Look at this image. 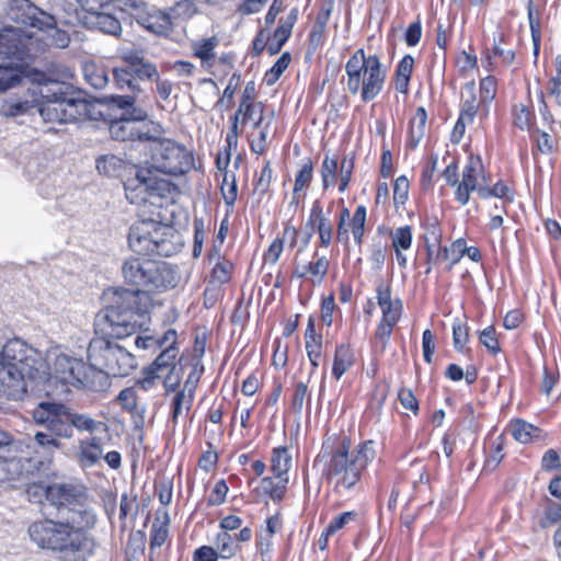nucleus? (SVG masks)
I'll use <instances>...</instances> for the list:
<instances>
[{
    "label": "nucleus",
    "instance_id": "052dcab7",
    "mask_svg": "<svg viewBox=\"0 0 561 561\" xmlns=\"http://www.w3.org/2000/svg\"><path fill=\"white\" fill-rule=\"evenodd\" d=\"M161 378L162 375L159 374L158 370H156L149 365L142 369L141 376L137 380V386H139L145 391H149L157 385V381Z\"/></svg>",
    "mask_w": 561,
    "mask_h": 561
},
{
    "label": "nucleus",
    "instance_id": "4c0bfd02",
    "mask_svg": "<svg viewBox=\"0 0 561 561\" xmlns=\"http://www.w3.org/2000/svg\"><path fill=\"white\" fill-rule=\"evenodd\" d=\"M271 467L277 479H288L286 474L291 467V456L286 447L274 448Z\"/></svg>",
    "mask_w": 561,
    "mask_h": 561
},
{
    "label": "nucleus",
    "instance_id": "5fc2aeb1",
    "mask_svg": "<svg viewBox=\"0 0 561 561\" xmlns=\"http://www.w3.org/2000/svg\"><path fill=\"white\" fill-rule=\"evenodd\" d=\"M312 211L318 213L317 219H318L319 239H320L321 244L327 248L331 244V241H332V236H333L332 225L329 219L323 217L320 208H313Z\"/></svg>",
    "mask_w": 561,
    "mask_h": 561
},
{
    "label": "nucleus",
    "instance_id": "c756f323",
    "mask_svg": "<svg viewBox=\"0 0 561 561\" xmlns=\"http://www.w3.org/2000/svg\"><path fill=\"white\" fill-rule=\"evenodd\" d=\"M50 10V16L56 18L58 23L73 25L82 22L79 9H76L69 0H51Z\"/></svg>",
    "mask_w": 561,
    "mask_h": 561
},
{
    "label": "nucleus",
    "instance_id": "412c9836",
    "mask_svg": "<svg viewBox=\"0 0 561 561\" xmlns=\"http://www.w3.org/2000/svg\"><path fill=\"white\" fill-rule=\"evenodd\" d=\"M103 451V438L91 435L78 440L73 451V460L81 469H90L100 465Z\"/></svg>",
    "mask_w": 561,
    "mask_h": 561
},
{
    "label": "nucleus",
    "instance_id": "9d476101",
    "mask_svg": "<svg viewBox=\"0 0 561 561\" xmlns=\"http://www.w3.org/2000/svg\"><path fill=\"white\" fill-rule=\"evenodd\" d=\"M25 38H22L19 31L13 28H0V92L12 88L23 75L22 64L27 54Z\"/></svg>",
    "mask_w": 561,
    "mask_h": 561
},
{
    "label": "nucleus",
    "instance_id": "f257e3e1",
    "mask_svg": "<svg viewBox=\"0 0 561 561\" xmlns=\"http://www.w3.org/2000/svg\"><path fill=\"white\" fill-rule=\"evenodd\" d=\"M124 282L131 289L119 288L112 291V304L100 318L102 330L115 337L134 334L146 322V314L153 307L154 295L175 288L180 275L167 262L129 256L122 263Z\"/></svg>",
    "mask_w": 561,
    "mask_h": 561
},
{
    "label": "nucleus",
    "instance_id": "2f4dec72",
    "mask_svg": "<svg viewBox=\"0 0 561 561\" xmlns=\"http://www.w3.org/2000/svg\"><path fill=\"white\" fill-rule=\"evenodd\" d=\"M178 333L173 329L167 330L162 335L137 336L135 344L138 348L158 350L164 348L168 344L176 343Z\"/></svg>",
    "mask_w": 561,
    "mask_h": 561
},
{
    "label": "nucleus",
    "instance_id": "7ed1b4c3",
    "mask_svg": "<svg viewBox=\"0 0 561 561\" xmlns=\"http://www.w3.org/2000/svg\"><path fill=\"white\" fill-rule=\"evenodd\" d=\"M55 87L51 90L45 85L34 92L41 96V100H36V107L45 122L65 124L102 116L101 103L64 98L61 88Z\"/></svg>",
    "mask_w": 561,
    "mask_h": 561
},
{
    "label": "nucleus",
    "instance_id": "09e8293b",
    "mask_svg": "<svg viewBox=\"0 0 561 561\" xmlns=\"http://www.w3.org/2000/svg\"><path fill=\"white\" fill-rule=\"evenodd\" d=\"M114 82L119 90L128 89L134 93H140L141 88L134 80L133 72L124 68L113 70Z\"/></svg>",
    "mask_w": 561,
    "mask_h": 561
},
{
    "label": "nucleus",
    "instance_id": "f03ea898",
    "mask_svg": "<svg viewBox=\"0 0 561 561\" xmlns=\"http://www.w3.org/2000/svg\"><path fill=\"white\" fill-rule=\"evenodd\" d=\"M46 363L41 353L21 339L9 340L0 351V383L25 392L26 382L45 379Z\"/></svg>",
    "mask_w": 561,
    "mask_h": 561
},
{
    "label": "nucleus",
    "instance_id": "393cba45",
    "mask_svg": "<svg viewBox=\"0 0 561 561\" xmlns=\"http://www.w3.org/2000/svg\"><path fill=\"white\" fill-rule=\"evenodd\" d=\"M432 238L434 242L438 243L439 233L437 228L433 226ZM426 250H427V260L428 262L436 263L439 259L446 260L450 262V267L459 262V260L465 255V240L457 239L450 248H440L437 247V252L435 253V243H430L428 238L425 239Z\"/></svg>",
    "mask_w": 561,
    "mask_h": 561
},
{
    "label": "nucleus",
    "instance_id": "c03bdc74",
    "mask_svg": "<svg viewBox=\"0 0 561 561\" xmlns=\"http://www.w3.org/2000/svg\"><path fill=\"white\" fill-rule=\"evenodd\" d=\"M209 260H216L215 266L213 267L211 277L213 280L225 284L230 280L233 265L230 261L221 259L218 253L209 255Z\"/></svg>",
    "mask_w": 561,
    "mask_h": 561
},
{
    "label": "nucleus",
    "instance_id": "0e129e2a",
    "mask_svg": "<svg viewBox=\"0 0 561 561\" xmlns=\"http://www.w3.org/2000/svg\"><path fill=\"white\" fill-rule=\"evenodd\" d=\"M116 401L128 412H134L137 408V396L133 388H125L119 391Z\"/></svg>",
    "mask_w": 561,
    "mask_h": 561
},
{
    "label": "nucleus",
    "instance_id": "4d7b16f0",
    "mask_svg": "<svg viewBox=\"0 0 561 561\" xmlns=\"http://www.w3.org/2000/svg\"><path fill=\"white\" fill-rule=\"evenodd\" d=\"M357 517L356 512L350 511L340 514L334 517L331 523L325 527L327 535H335L337 531L343 529L347 524L354 522Z\"/></svg>",
    "mask_w": 561,
    "mask_h": 561
},
{
    "label": "nucleus",
    "instance_id": "c9c22d12",
    "mask_svg": "<svg viewBox=\"0 0 561 561\" xmlns=\"http://www.w3.org/2000/svg\"><path fill=\"white\" fill-rule=\"evenodd\" d=\"M510 431L512 436L522 444H529L540 438L541 431L533 424L523 420L511 422Z\"/></svg>",
    "mask_w": 561,
    "mask_h": 561
},
{
    "label": "nucleus",
    "instance_id": "e2e57ef3",
    "mask_svg": "<svg viewBox=\"0 0 561 561\" xmlns=\"http://www.w3.org/2000/svg\"><path fill=\"white\" fill-rule=\"evenodd\" d=\"M496 94V82L491 76L483 78L480 81V102L482 104L490 103Z\"/></svg>",
    "mask_w": 561,
    "mask_h": 561
},
{
    "label": "nucleus",
    "instance_id": "338daca9",
    "mask_svg": "<svg viewBox=\"0 0 561 561\" xmlns=\"http://www.w3.org/2000/svg\"><path fill=\"white\" fill-rule=\"evenodd\" d=\"M272 169L266 164L260 172V175L254 184V193L263 196L270 188L272 181Z\"/></svg>",
    "mask_w": 561,
    "mask_h": 561
},
{
    "label": "nucleus",
    "instance_id": "7c9ffc66",
    "mask_svg": "<svg viewBox=\"0 0 561 561\" xmlns=\"http://www.w3.org/2000/svg\"><path fill=\"white\" fill-rule=\"evenodd\" d=\"M354 352L351 346L346 344L339 345L333 358V377L339 380L354 365Z\"/></svg>",
    "mask_w": 561,
    "mask_h": 561
},
{
    "label": "nucleus",
    "instance_id": "4468645a",
    "mask_svg": "<svg viewBox=\"0 0 561 561\" xmlns=\"http://www.w3.org/2000/svg\"><path fill=\"white\" fill-rule=\"evenodd\" d=\"M46 360L47 377L37 382L54 380L65 386L76 387V383L80 381L79 376L84 369L82 359L53 350L48 352Z\"/></svg>",
    "mask_w": 561,
    "mask_h": 561
},
{
    "label": "nucleus",
    "instance_id": "680f3d73",
    "mask_svg": "<svg viewBox=\"0 0 561 561\" xmlns=\"http://www.w3.org/2000/svg\"><path fill=\"white\" fill-rule=\"evenodd\" d=\"M503 458V442L501 437H497L491 445L490 453L485 460V468L488 470H494Z\"/></svg>",
    "mask_w": 561,
    "mask_h": 561
},
{
    "label": "nucleus",
    "instance_id": "5701e85b",
    "mask_svg": "<svg viewBox=\"0 0 561 561\" xmlns=\"http://www.w3.org/2000/svg\"><path fill=\"white\" fill-rule=\"evenodd\" d=\"M46 11L35 7L30 0H9L5 14L13 22L35 27Z\"/></svg>",
    "mask_w": 561,
    "mask_h": 561
},
{
    "label": "nucleus",
    "instance_id": "423d86ee",
    "mask_svg": "<svg viewBox=\"0 0 561 561\" xmlns=\"http://www.w3.org/2000/svg\"><path fill=\"white\" fill-rule=\"evenodd\" d=\"M346 87L352 94L360 93L364 102L374 100L385 84L387 71L377 55L366 56L357 49L345 65Z\"/></svg>",
    "mask_w": 561,
    "mask_h": 561
},
{
    "label": "nucleus",
    "instance_id": "f704fd0d",
    "mask_svg": "<svg viewBox=\"0 0 561 561\" xmlns=\"http://www.w3.org/2000/svg\"><path fill=\"white\" fill-rule=\"evenodd\" d=\"M427 113L424 107H419L410 121L408 145L414 149L425 135Z\"/></svg>",
    "mask_w": 561,
    "mask_h": 561
},
{
    "label": "nucleus",
    "instance_id": "b1692460",
    "mask_svg": "<svg viewBox=\"0 0 561 561\" xmlns=\"http://www.w3.org/2000/svg\"><path fill=\"white\" fill-rule=\"evenodd\" d=\"M34 471L37 470L26 454L22 456L0 457V483H12Z\"/></svg>",
    "mask_w": 561,
    "mask_h": 561
},
{
    "label": "nucleus",
    "instance_id": "e433bc0d",
    "mask_svg": "<svg viewBox=\"0 0 561 561\" xmlns=\"http://www.w3.org/2000/svg\"><path fill=\"white\" fill-rule=\"evenodd\" d=\"M84 24L96 27L103 33L113 36H118L122 32L121 22L112 14L105 13L103 11L96 14L90 21H84Z\"/></svg>",
    "mask_w": 561,
    "mask_h": 561
},
{
    "label": "nucleus",
    "instance_id": "a878e982",
    "mask_svg": "<svg viewBox=\"0 0 561 561\" xmlns=\"http://www.w3.org/2000/svg\"><path fill=\"white\" fill-rule=\"evenodd\" d=\"M79 500H83V496L72 485L57 483L48 485L47 501L59 510L60 515Z\"/></svg>",
    "mask_w": 561,
    "mask_h": 561
},
{
    "label": "nucleus",
    "instance_id": "a19ab883",
    "mask_svg": "<svg viewBox=\"0 0 561 561\" xmlns=\"http://www.w3.org/2000/svg\"><path fill=\"white\" fill-rule=\"evenodd\" d=\"M176 343L168 344L162 352L158 355L154 362L150 365L152 368L163 375L164 371L176 368L175 358L178 355Z\"/></svg>",
    "mask_w": 561,
    "mask_h": 561
},
{
    "label": "nucleus",
    "instance_id": "603ef678",
    "mask_svg": "<svg viewBox=\"0 0 561 561\" xmlns=\"http://www.w3.org/2000/svg\"><path fill=\"white\" fill-rule=\"evenodd\" d=\"M290 62L289 53H284L273 65V67L265 73L264 81L267 85H273L287 69Z\"/></svg>",
    "mask_w": 561,
    "mask_h": 561
},
{
    "label": "nucleus",
    "instance_id": "a211bd4d",
    "mask_svg": "<svg viewBox=\"0 0 561 561\" xmlns=\"http://www.w3.org/2000/svg\"><path fill=\"white\" fill-rule=\"evenodd\" d=\"M58 438L48 431L35 432L33 446H27V449H32V451H26L25 454L36 470L47 468L53 462L55 451L62 446Z\"/></svg>",
    "mask_w": 561,
    "mask_h": 561
},
{
    "label": "nucleus",
    "instance_id": "13d9d810",
    "mask_svg": "<svg viewBox=\"0 0 561 561\" xmlns=\"http://www.w3.org/2000/svg\"><path fill=\"white\" fill-rule=\"evenodd\" d=\"M337 170V162L335 159L325 156L322 162L321 175L323 187L328 188L335 182V174Z\"/></svg>",
    "mask_w": 561,
    "mask_h": 561
},
{
    "label": "nucleus",
    "instance_id": "864d4df0",
    "mask_svg": "<svg viewBox=\"0 0 561 561\" xmlns=\"http://www.w3.org/2000/svg\"><path fill=\"white\" fill-rule=\"evenodd\" d=\"M254 129L256 131H254L251 135V139H250L251 150L256 154H263L266 150L268 123L265 124L263 122L261 128H254Z\"/></svg>",
    "mask_w": 561,
    "mask_h": 561
},
{
    "label": "nucleus",
    "instance_id": "cd10ccee",
    "mask_svg": "<svg viewBox=\"0 0 561 561\" xmlns=\"http://www.w3.org/2000/svg\"><path fill=\"white\" fill-rule=\"evenodd\" d=\"M412 229L410 226L396 228L390 233L391 245L396 252V259L401 267H407L408 259L403 254L412 245Z\"/></svg>",
    "mask_w": 561,
    "mask_h": 561
},
{
    "label": "nucleus",
    "instance_id": "0eeeda50",
    "mask_svg": "<svg viewBox=\"0 0 561 561\" xmlns=\"http://www.w3.org/2000/svg\"><path fill=\"white\" fill-rule=\"evenodd\" d=\"M373 440L358 445L355 451L350 454V442L343 439L332 454L328 465V477L336 486L350 489L354 486L367 465L373 461L376 450Z\"/></svg>",
    "mask_w": 561,
    "mask_h": 561
},
{
    "label": "nucleus",
    "instance_id": "6ab92c4d",
    "mask_svg": "<svg viewBox=\"0 0 561 561\" xmlns=\"http://www.w3.org/2000/svg\"><path fill=\"white\" fill-rule=\"evenodd\" d=\"M367 210L364 205H358L351 217L350 210L343 208L340 214V220L337 224V240L344 244L350 241V230L353 234L354 241L360 244L365 233Z\"/></svg>",
    "mask_w": 561,
    "mask_h": 561
},
{
    "label": "nucleus",
    "instance_id": "1a4fd4ad",
    "mask_svg": "<svg viewBox=\"0 0 561 561\" xmlns=\"http://www.w3.org/2000/svg\"><path fill=\"white\" fill-rule=\"evenodd\" d=\"M163 130L160 126L159 138L150 139L152 142L148 170L152 174L162 173L169 176H180L194 167L192 152L183 145L173 139L162 137Z\"/></svg>",
    "mask_w": 561,
    "mask_h": 561
},
{
    "label": "nucleus",
    "instance_id": "bb28decb",
    "mask_svg": "<svg viewBox=\"0 0 561 561\" xmlns=\"http://www.w3.org/2000/svg\"><path fill=\"white\" fill-rule=\"evenodd\" d=\"M80 381L76 383L75 388L85 389L90 391H105L110 386V376L102 367L89 366L84 363L83 373L79 376Z\"/></svg>",
    "mask_w": 561,
    "mask_h": 561
},
{
    "label": "nucleus",
    "instance_id": "9b49d317",
    "mask_svg": "<svg viewBox=\"0 0 561 561\" xmlns=\"http://www.w3.org/2000/svg\"><path fill=\"white\" fill-rule=\"evenodd\" d=\"M28 535L41 548L77 551L81 547L76 533H71L61 518L57 522L45 519L33 523L28 528Z\"/></svg>",
    "mask_w": 561,
    "mask_h": 561
},
{
    "label": "nucleus",
    "instance_id": "79ce46f5",
    "mask_svg": "<svg viewBox=\"0 0 561 561\" xmlns=\"http://www.w3.org/2000/svg\"><path fill=\"white\" fill-rule=\"evenodd\" d=\"M193 388L186 390H179L172 400V421L176 422L180 416L187 413L193 403Z\"/></svg>",
    "mask_w": 561,
    "mask_h": 561
},
{
    "label": "nucleus",
    "instance_id": "c85d7f7f",
    "mask_svg": "<svg viewBox=\"0 0 561 561\" xmlns=\"http://www.w3.org/2000/svg\"><path fill=\"white\" fill-rule=\"evenodd\" d=\"M219 45L217 36L203 37L191 43V50L194 57L201 60L205 68H210L216 56V48Z\"/></svg>",
    "mask_w": 561,
    "mask_h": 561
},
{
    "label": "nucleus",
    "instance_id": "4be33fe9",
    "mask_svg": "<svg viewBox=\"0 0 561 561\" xmlns=\"http://www.w3.org/2000/svg\"><path fill=\"white\" fill-rule=\"evenodd\" d=\"M135 18L138 24L157 35L168 34L173 27L172 14L154 7L145 5L137 11Z\"/></svg>",
    "mask_w": 561,
    "mask_h": 561
},
{
    "label": "nucleus",
    "instance_id": "37998d69",
    "mask_svg": "<svg viewBox=\"0 0 561 561\" xmlns=\"http://www.w3.org/2000/svg\"><path fill=\"white\" fill-rule=\"evenodd\" d=\"M106 428V424L101 421H96L85 413H76L71 411V430H78L79 432L94 433L99 428Z\"/></svg>",
    "mask_w": 561,
    "mask_h": 561
},
{
    "label": "nucleus",
    "instance_id": "20e7f679",
    "mask_svg": "<svg viewBox=\"0 0 561 561\" xmlns=\"http://www.w3.org/2000/svg\"><path fill=\"white\" fill-rule=\"evenodd\" d=\"M104 102L112 107L122 110V115L110 123L111 136L121 141L127 140H150L159 138L160 124L144 122L148 117V113L135 106V95H108L104 98Z\"/></svg>",
    "mask_w": 561,
    "mask_h": 561
},
{
    "label": "nucleus",
    "instance_id": "aec40b11",
    "mask_svg": "<svg viewBox=\"0 0 561 561\" xmlns=\"http://www.w3.org/2000/svg\"><path fill=\"white\" fill-rule=\"evenodd\" d=\"M71 533H76L80 545H82L85 531L92 529L96 524V514L88 507L82 500H79L71 507L60 515Z\"/></svg>",
    "mask_w": 561,
    "mask_h": 561
},
{
    "label": "nucleus",
    "instance_id": "f8f14e48",
    "mask_svg": "<svg viewBox=\"0 0 561 561\" xmlns=\"http://www.w3.org/2000/svg\"><path fill=\"white\" fill-rule=\"evenodd\" d=\"M125 193L131 204H141L151 197H173L178 193V186L169 180L159 179L147 168H141L135 178L126 181Z\"/></svg>",
    "mask_w": 561,
    "mask_h": 561
},
{
    "label": "nucleus",
    "instance_id": "72a5a7b5",
    "mask_svg": "<svg viewBox=\"0 0 561 561\" xmlns=\"http://www.w3.org/2000/svg\"><path fill=\"white\" fill-rule=\"evenodd\" d=\"M236 114L240 117L241 124L253 122L254 128H261L264 122V105L262 102L240 103Z\"/></svg>",
    "mask_w": 561,
    "mask_h": 561
},
{
    "label": "nucleus",
    "instance_id": "dca6fc26",
    "mask_svg": "<svg viewBox=\"0 0 561 561\" xmlns=\"http://www.w3.org/2000/svg\"><path fill=\"white\" fill-rule=\"evenodd\" d=\"M58 22H56V18L50 16L48 12L43 15L42 20L39 21L36 28L38 30L39 34L34 38L33 36L25 35L20 28L13 27V30H16L20 32L22 38H25L24 42L27 46V54L23 57V59L26 56L31 55L32 46L35 42L42 43L43 47L45 48H66L69 45L70 37L68 33L57 26ZM9 28H12L10 26Z\"/></svg>",
    "mask_w": 561,
    "mask_h": 561
},
{
    "label": "nucleus",
    "instance_id": "6e6d98bb",
    "mask_svg": "<svg viewBox=\"0 0 561 561\" xmlns=\"http://www.w3.org/2000/svg\"><path fill=\"white\" fill-rule=\"evenodd\" d=\"M221 194L227 205H233L237 199V183L233 173L227 171L224 173Z\"/></svg>",
    "mask_w": 561,
    "mask_h": 561
},
{
    "label": "nucleus",
    "instance_id": "bf43d9fd",
    "mask_svg": "<svg viewBox=\"0 0 561 561\" xmlns=\"http://www.w3.org/2000/svg\"><path fill=\"white\" fill-rule=\"evenodd\" d=\"M505 42V35L503 32H499L493 37V54L500 58H502L503 62L510 65L514 61L515 54L512 49H505L501 46L502 43Z\"/></svg>",
    "mask_w": 561,
    "mask_h": 561
},
{
    "label": "nucleus",
    "instance_id": "69168bd1",
    "mask_svg": "<svg viewBox=\"0 0 561 561\" xmlns=\"http://www.w3.org/2000/svg\"><path fill=\"white\" fill-rule=\"evenodd\" d=\"M479 339L481 344L484 345L491 353L497 354L501 351L493 327H489L481 331Z\"/></svg>",
    "mask_w": 561,
    "mask_h": 561
},
{
    "label": "nucleus",
    "instance_id": "3c124183",
    "mask_svg": "<svg viewBox=\"0 0 561 561\" xmlns=\"http://www.w3.org/2000/svg\"><path fill=\"white\" fill-rule=\"evenodd\" d=\"M32 107H36V101L11 99L3 104V112L8 116H18L27 113Z\"/></svg>",
    "mask_w": 561,
    "mask_h": 561
},
{
    "label": "nucleus",
    "instance_id": "ea45409f",
    "mask_svg": "<svg viewBox=\"0 0 561 561\" xmlns=\"http://www.w3.org/2000/svg\"><path fill=\"white\" fill-rule=\"evenodd\" d=\"M83 75L85 80L95 89H102L108 82L106 69L94 61H87L83 65Z\"/></svg>",
    "mask_w": 561,
    "mask_h": 561
},
{
    "label": "nucleus",
    "instance_id": "a18cd8bd",
    "mask_svg": "<svg viewBox=\"0 0 561 561\" xmlns=\"http://www.w3.org/2000/svg\"><path fill=\"white\" fill-rule=\"evenodd\" d=\"M215 549L222 559H229L237 553L239 545L234 538L227 531H220L215 540Z\"/></svg>",
    "mask_w": 561,
    "mask_h": 561
},
{
    "label": "nucleus",
    "instance_id": "39448f33",
    "mask_svg": "<svg viewBox=\"0 0 561 561\" xmlns=\"http://www.w3.org/2000/svg\"><path fill=\"white\" fill-rule=\"evenodd\" d=\"M131 251L142 255L171 256L182 248L180 236L169 226L148 219L135 222L128 233Z\"/></svg>",
    "mask_w": 561,
    "mask_h": 561
},
{
    "label": "nucleus",
    "instance_id": "2eb2a0df",
    "mask_svg": "<svg viewBox=\"0 0 561 561\" xmlns=\"http://www.w3.org/2000/svg\"><path fill=\"white\" fill-rule=\"evenodd\" d=\"M378 306L382 317L376 330V339L381 344V350L387 347L393 327L398 323L402 313V304L399 299L391 298L389 286L380 284L377 287Z\"/></svg>",
    "mask_w": 561,
    "mask_h": 561
},
{
    "label": "nucleus",
    "instance_id": "f3484780",
    "mask_svg": "<svg viewBox=\"0 0 561 561\" xmlns=\"http://www.w3.org/2000/svg\"><path fill=\"white\" fill-rule=\"evenodd\" d=\"M484 165L479 156H470L461 173L455 197L461 204L466 205L470 199V193L477 192L481 197V190L486 184Z\"/></svg>",
    "mask_w": 561,
    "mask_h": 561
},
{
    "label": "nucleus",
    "instance_id": "58836bf2",
    "mask_svg": "<svg viewBox=\"0 0 561 561\" xmlns=\"http://www.w3.org/2000/svg\"><path fill=\"white\" fill-rule=\"evenodd\" d=\"M313 175V164L310 159L304 161L300 170L298 171L295 184H294V196L291 199V204L298 203V197L301 192H305L312 181Z\"/></svg>",
    "mask_w": 561,
    "mask_h": 561
},
{
    "label": "nucleus",
    "instance_id": "774afa93",
    "mask_svg": "<svg viewBox=\"0 0 561 561\" xmlns=\"http://www.w3.org/2000/svg\"><path fill=\"white\" fill-rule=\"evenodd\" d=\"M561 520V504L559 503H551L547 507L545 512V516L540 520V525L543 528H547L553 524H557Z\"/></svg>",
    "mask_w": 561,
    "mask_h": 561
},
{
    "label": "nucleus",
    "instance_id": "6e6552de",
    "mask_svg": "<svg viewBox=\"0 0 561 561\" xmlns=\"http://www.w3.org/2000/svg\"><path fill=\"white\" fill-rule=\"evenodd\" d=\"M104 312L100 313L96 318V332H101L103 336H96L90 341L88 347V359L96 367H102L108 376L125 377L128 376L136 367L137 362L135 356L125 347L121 346L111 339H116L106 334L100 325V318Z\"/></svg>",
    "mask_w": 561,
    "mask_h": 561
},
{
    "label": "nucleus",
    "instance_id": "8fccbe9b",
    "mask_svg": "<svg viewBox=\"0 0 561 561\" xmlns=\"http://www.w3.org/2000/svg\"><path fill=\"white\" fill-rule=\"evenodd\" d=\"M76 2L79 7L80 14H83L81 18L82 23L84 24V21H90L96 14L102 12L107 0H76Z\"/></svg>",
    "mask_w": 561,
    "mask_h": 561
},
{
    "label": "nucleus",
    "instance_id": "ddd939ff",
    "mask_svg": "<svg viewBox=\"0 0 561 561\" xmlns=\"http://www.w3.org/2000/svg\"><path fill=\"white\" fill-rule=\"evenodd\" d=\"M33 417L36 424L59 438L70 439L73 436L71 410L65 404L42 402L34 409Z\"/></svg>",
    "mask_w": 561,
    "mask_h": 561
},
{
    "label": "nucleus",
    "instance_id": "49530a36",
    "mask_svg": "<svg viewBox=\"0 0 561 561\" xmlns=\"http://www.w3.org/2000/svg\"><path fill=\"white\" fill-rule=\"evenodd\" d=\"M287 482L288 479H278L277 482H274L272 478L266 477L260 481L259 489L262 493L277 501L284 496Z\"/></svg>",
    "mask_w": 561,
    "mask_h": 561
},
{
    "label": "nucleus",
    "instance_id": "de8ad7c7",
    "mask_svg": "<svg viewBox=\"0 0 561 561\" xmlns=\"http://www.w3.org/2000/svg\"><path fill=\"white\" fill-rule=\"evenodd\" d=\"M305 339L308 357H321L322 336L316 333L312 319L308 321Z\"/></svg>",
    "mask_w": 561,
    "mask_h": 561
},
{
    "label": "nucleus",
    "instance_id": "473e14b6",
    "mask_svg": "<svg viewBox=\"0 0 561 561\" xmlns=\"http://www.w3.org/2000/svg\"><path fill=\"white\" fill-rule=\"evenodd\" d=\"M480 104L482 103L476 98L474 82L466 83L461 90L460 116L466 117L467 121H473Z\"/></svg>",
    "mask_w": 561,
    "mask_h": 561
}]
</instances>
